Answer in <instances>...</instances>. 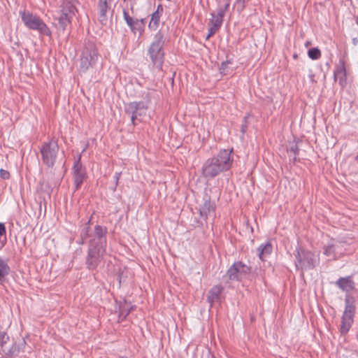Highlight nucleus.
Listing matches in <instances>:
<instances>
[{
    "instance_id": "obj_11",
    "label": "nucleus",
    "mask_w": 358,
    "mask_h": 358,
    "mask_svg": "<svg viewBox=\"0 0 358 358\" xmlns=\"http://www.w3.org/2000/svg\"><path fill=\"white\" fill-rule=\"evenodd\" d=\"M345 251L343 243L339 241H333L324 247V255L330 260L336 259L344 255Z\"/></svg>"
},
{
    "instance_id": "obj_23",
    "label": "nucleus",
    "mask_w": 358,
    "mask_h": 358,
    "mask_svg": "<svg viewBox=\"0 0 358 358\" xmlns=\"http://www.w3.org/2000/svg\"><path fill=\"white\" fill-rule=\"evenodd\" d=\"M200 215L201 217H208L215 212V207L210 201H206L203 206L199 209Z\"/></svg>"
},
{
    "instance_id": "obj_36",
    "label": "nucleus",
    "mask_w": 358,
    "mask_h": 358,
    "mask_svg": "<svg viewBox=\"0 0 358 358\" xmlns=\"http://www.w3.org/2000/svg\"><path fill=\"white\" fill-rule=\"evenodd\" d=\"M6 233V227L3 223L0 222V236Z\"/></svg>"
},
{
    "instance_id": "obj_30",
    "label": "nucleus",
    "mask_w": 358,
    "mask_h": 358,
    "mask_svg": "<svg viewBox=\"0 0 358 358\" xmlns=\"http://www.w3.org/2000/svg\"><path fill=\"white\" fill-rule=\"evenodd\" d=\"M250 0H236L234 6L236 8L238 12H241L245 6V3Z\"/></svg>"
},
{
    "instance_id": "obj_32",
    "label": "nucleus",
    "mask_w": 358,
    "mask_h": 358,
    "mask_svg": "<svg viewBox=\"0 0 358 358\" xmlns=\"http://www.w3.org/2000/svg\"><path fill=\"white\" fill-rule=\"evenodd\" d=\"M90 221L85 224L84 228L83 229L80 236L83 239H85L87 237H91V235L89 234L90 227L89 226Z\"/></svg>"
},
{
    "instance_id": "obj_29",
    "label": "nucleus",
    "mask_w": 358,
    "mask_h": 358,
    "mask_svg": "<svg viewBox=\"0 0 358 358\" xmlns=\"http://www.w3.org/2000/svg\"><path fill=\"white\" fill-rule=\"evenodd\" d=\"M308 55L312 59H317L321 56V52L318 48H313L308 50Z\"/></svg>"
},
{
    "instance_id": "obj_10",
    "label": "nucleus",
    "mask_w": 358,
    "mask_h": 358,
    "mask_svg": "<svg viewBox=\"0 0 358 358\" xmlns=\"http://www.w3.org/2000/svg\"><path fill=\"white\" fill-rule=\"evenodd\" d=\"M250 272V267L241 262L234 263L227 271L231 280H241Z\"/></svg>"
},
{
    "instance_id": "obj_19",
    "label": "nucleus",
    "mask_w": 358,
    "mask_h": 358,
    "mask_svg": "<svg viewBox=\"0 0 358 358\" xmlns=\"http://www.w3.org/2000/svg\"><path fill=\"white\" fill-rule=\"evenodd\" d=\"M336 285L340 289L345 292H350L355 288V283L350 277L339 278Z\"/></svg>"
},
{
    "instance_id": "obj_9",
    "label": "nucleus",
    "mask_w": 358,
    "mask_h": 358,
    "mask_svg": "<svg viewBox=\"0 0 358 358\" xmlns=\"http://www.w3.org/2000/svg\"><path fill=\"white\" fill-rule=\"evenodd\" d=\"M148 108V103L143 101H133L126 106L125 112L131 115L133 125L136 124V120L138 116H143L145 114Z\"/></svg>"
},
{
    "instance_id": "obj_35",
    "label": "nucleus",
    "mask_w": 358,
    "mask_h": 358,
    "mask_svg": "<svg viewBox=\"0 0 358 358\" xmlns=\"http://www.w3.org/2000/svg\"><path fill=\"white\" fill-rule=\"evenodd\" d=\"M217 31H218V29L210 26L208 29V34L206 36V39L208 40L211 36L215 34Z\"/></svg>"
},
{
    "instance_id": "obj_2",
    "label": "nucleus",
    "mask_w": 358,
    "mask_h": 358,
    "mask_svg": "<svg viewBox=\"0 0 358 358\" xmlns=\"http://www.w3.org/2000/svg\"><path fill=\"white\" fill-rule=\"evenodd\" d=\"M320 263L319 255L304 250L300 247L296 248L295 265L298 269L308 270L314 268Z\"/></svg>"
},
{
    "instance_id": "obj_40",
    "label": "nucleus",
    "mask_w": 358,
    "mask_h": 358,
    "mask_svg": "<svg viewBox=\"0 0 358 358\" xmlns=\"http://www.w3.org/2000/svg\"><path fill=\"white\" fill-rule=\"evenodd\" d=\"M355 160L358 163V155H357V157H355Z\"/></svg>"
},
{
    "instance_id": "obj_12",
    "label": "nucleus",
    "mask_w": 358,
    "mask_h": 358,
    "mask_svg": "<svg viewBox=\"0 0 358 358\" xmlns=\"http://www.w3.org/2000/svg\"><path fill=\"white\" fill-rule=\"evenodd\" d=\"M107 229L96 225L90 240V246L105 248L106 247Z\"/></svg>"
},
{
    "instance_id": "obj_16",
    "label": "nucleus",
    "mask_w": 358,
    "mask_h": 358,
    "mask_svg": "<svg viewBox=\"0 0 358 358\" xmlns=\"http://www.w3.org/2000/svg\"><path fill=\"white\" fill-rule=\"evenodd\" d=\"M20 352V347L16 343L10 341L7 345L4 346L0 352L2 358H16Z\"/></svg>"
},
{
    "instance_id": "obj_15",
    "label": "nucleus",
    "mask_w": 358,
    "mask_h": 358,
    "mask_svg": "<svg viewBox=\"0 0 358 358\" xmlns=\"http://www.w3.org/2000/svg\"><path fill=\"white\" fill-rule=\"evenodd\" d=\"M113 0H99L98 10L99 20L101 24H105L107 21V12L110 10Z\"/></svg>"
},
{
    "instance_id": "obj_27",
    "label": "nucleus",
    "mask_w": 358,
    "mask_h": 358,
    "mask_svg": "<svg viewBox=\"0 0 358 358\" xmlns=\"http://www.w3.org/2000/svg\"><path fill=\"white\" fill-rule=\"evenodd\" d=\"M123 15L127 24L131 27V29H134L135 27L138 25V20H134L128 15V13L125 10L123 13Z\"/></svg>"
},
{
    "instance_id": "obj_14",
    "label": "nucleus",
    "mask_w": 358,
    "mask_h": 358,
    "mask_svg": "<svg viewBox=\"0 0 358 358\" xmlns=\"http://www.w3.org/2000/svg\"><path fill=\"white\" fill-rule=\"evenodd\" d=\"M73 171L76 189H78L83 184L86 175L85 169L80 163V157L75 162Z\"/></svg>"
},
{
    "instance_id": "obj_39",
    "label": "nucleus",
    "mask_w": 358,
    "mask_h": 358,
    "mask_svg": "<svg viewBox=\"0 0 358 358\" xmlns=\"http://www.w3.org/2000/svg\"><path fill=\"white\" fill-rule=\"evenodd\" d=\"M353 43H354V44H356L357 40L355 38L353 39Z\"/></svg>"
},
{
    "instance_id": "obj_6",
    "label": "nucleus",
    "mask_w": 358,
    "mask_h": 358,
    "mask_svg": "<svg viewBox=\"0 0 358 358\" xmlns=\"http://www.w3.org/2000/svg\"><path fill=\"white\" fill-rule=\"evenodd\" d=\"M163 45V36L161 33H157L155 36L154 41L148 50V53L153 64L159 68H162V57L164 55L162 52Z\"/></svg>"
},
{
    "instance_id": "obj_34",
    "label": "nucleus",
    "mask_w": 358,
    "mask_h": 358,
    "mask_svg": "<svg viewBox=\"0 0 358 358\" xmlns=\"http://www.w3.org/2000/svg\"><path fill=\"white\" fill-rule=\"evenodd\" d=\"M229 64V62H222L221 64V66L220 67V73L222 74H226L225 73V70L228 66V64Z\"/></svg>"
},
{
    "instance_id": "obj_7",
    "label": "nucleus",
    "mask_w": 358,
    "mask_h": 358,
    "mask_svg": "<svg viewBox=\"0 0 358 358\" xmlns=\"http://www.w3.org/2000/svg\"><path fill=\"white\" fill-rule=\"evenodd\" d=\"M345 306L342 316L340 331L341 334H345L348 332L354 322V315L355 313V304L348 297L345 300Z\"/></svg>"
},
{
    "instance_id": "obj_22",
    "label": "nucleus",
    "mask_w": 358,
    "mask_h": 358,
    "mask_svg": "<svg viewBox=\"0 0 358 358\" xmlns=\"http://www.w3.org/2000/svg\"><path fill=\"white\" fill-rule=\"evenodd\" d=\"M222 290H223L222 287H221L220 285H215V286L213 287L208 292V297H207L208 301L211 305L215 301H217L219 299L220 295L221 294Z\"/></svg>"
},
{
    "instance_id": "obj_33",
    "label": "nucleus",
    "mask_w": 358,
    "mask_h": 358,
    "mask_svg": "<svg viewBox=\"0 0 358 358\" xmlns=\"http://www.w3.org/2000/svg\"><path fill=\"white\" fill-rule=\"evenodd\" d=\"M0 177L4 180L8 179L10 177V173L8 171H7L6 170L1 169L0 170Z\"/></svg>"
},
{
    "instance_id": "obj_13",
    "label": "nucleus",
    "mask_w": 358,
    "mask_h": 358,
    "mask_svg": "<svg viewBox=\"0 0 358 358\" xmlns=\"http://www.w3.org/2000/svg\"><path fill=\"white\" fill-rule=\"evenodd\" d=\"M230 5V0H227L223 7H219L217 10V13H211V19L209 22V25L217 29H219L222 24L223 17L227 10H228Z\"/></svg>"
},
{
    "instance_id": "obj_26",
    "label": "nucleus",
    "mask_w": 358,
    "mask_h": 358,
    "mask_svg": "<svg viewBox=\"0 0 358 358\" xmlns=\"http://www.w3.org/2000/svg\"><path fill=\"white\" fill-rule=\"evenodd\" d=\"M346 76L345 69L344 65H341L337 68L334 72V77L336 79H339V82L341 83Z\"/></svg>"
},
{
    "instance_id": "obj_5",
    "label": "nucleus",
    "mask_w": 358,
    "mask_h": 358,
    "mask_svg": "<svg viewBox=\"0 0 358 358\" xmlns=\"http://www.w3.org/2000/svg\"><path fill=\"white\" fill-rule=\"evenodd\" d=\"M59 146L57 141L51 139L42 145L40 152L42 156V160L48 167H52L56 162Z\"/></svg>"
},
{
    "instance_id": "obj_38",
    "label": "nucleus",
    "mask_w": 358,
    "mask_h": 358,
    "mask_svg": "<svg viewBox=\"0 0 358 358\" xmlns=\"http://www.w3.org/2000/svg\"><path fill=\"white\" fill-rule=\"evenodd\" d=\"M138 22H139L138 25H139V24H143V23H144V20H143V19H142V20H141L140 21H138Z\"/></svg>"
},
{
    "instance_id": "obj_41",
    "label": "nucleus",
    "mask_w": 358,
    "mask_h": 358,
    "mask_svg": "<svg viewBox=\"0 0 358 358\" xmlns=\"http://www.w3.org/2000/svg\"><path fill=\"white\" fill-rule=\"evenodd\" d=\"M210 358H215L213 355H210Z\"/></svg>"
},
{
    "instance_id": "obj_8",
    "label": "nucleus",
    "mask_w": 358,
    "mask_h": 358,
    "mask_svg": "<svg viewBox=\"0 0 358 358\" xmlns=\"http://www.w3.org/2000/svg\"><path fill=\"white\" fill-rule=\"evenodd\" d=\"M106 253V249L97 247L90 246L86 258V266L89 270H94L103 259Z\"/></svg>"
},
{
    "instance_id": "obj_21",
    "label": "nucleus",
    "mask_w": 358,
    "mask_h": 358,
    "mask_svg": "<svg viewBox=\"0 0 358 358\" xmlns=\"http://www.w3.org/2000/svg\"><path fill=\"white\" fill-rule=\"evenodd\" d=\"M62 13L73 17L76 12V8L71 0H63L60 8L58 9Z\"/></svg>"
},
{
    "instance_id": "obj_28",
    "label": "nucleus",
    "mask_w": 358,
    "mask_h": 358,
    "mask_svg": "<svg viewBox=\"0 0 358 358\" xmlns=\"http://www.w3.org/2000/svg\"><path fill=\"white\" fill-rule=\"evenodd\" d=\"M11 341H10V338L8 335L5 332H0V352L4 348V346L7 345Z\"/></svg>"
},
{
    "instance_id": "obj_24",
    "label": "nucleus",
    "mask_w": 358,
    "mask_h": 358,
    "mask_svg": "<svg viewBox=\"0 0 358 358\" xmlns=\"http://www.w3.org/2000/svg\"><path fill=\"white\" fill-rule=\"evenodd\" d=\"M131 306L127 301L120 302L119 304V317H122V320L126 318L127 315L129 313Z\"/></svg>"
},
{
    "instance_id": "obj_31",
    "label": "nucleus",
    "mask_w": 358,
    "mask_h": 358,
    "mask_svg": "<svg viewBox=\"0 0 358 358\" xmlns=\"http://www.w3.org/2000/svg\"><path fill=\"white\" fill-rule=\"evenodd\" d=\"M298 147L296 145H292L290 147V148L288 150V153L290 157H292L294 161L296 160V156L298 155Z\"/></svg>"
},
{
    "instance_id": "obj_25",
    "label": "nucleus",
    "mask_w": 358,
    "mask_h": 358,
    "mask_svg": "<svg viewBox=\"0 0 358 358\" xmlns=\"http://www.w3.org/2000/svg\"><path fill=\"white\" fill-rule=\"evenodd\" d=\"M9 272L8 264L0 257V284H2L3 278L9 274Z\"/></svg>"
},
{
    "instance_id": "obj_20",
    "label": "nucleus",
    "mask_w": 358,
    "mask_h": 358,
    "mask_svg": "<svg viewBox=\"0 0 358 358\" xmlns=\"http://www.w3.org/2000/svg\"><path fill=\"white\" fill-rule=\"evenodd\" d=\"M162 12V6L158 5L156 11L152 14L151 20L148 25L150 29L155 30L158 27Z\"/></svg>"
},
{
    "instance_id": "obj_17",
    "label": "nucleus",
    "mask_w": 358,
    "mask_h": 358,
    "mask_svg": "<svg viewBox=\"0 0 358 358\" xmlns=\"http://www.w3.org/2000/svg\"><path fill=\"white\" fill-rule=\"evenodd\" d=\"M54 19L58 21L60 28L63 31L66 30L67 27L70 25L71 20L73 17L67 13H62L59 10H57L53 14Z\"/></svg>"
},
{
    "instance_id": "obj_1",
    "label": "nucleus",
    "mask_w": 358,
    "mask_h": 358,
    "mask_svg": "<svg viewBox=\"0 0 358 358\" xmlns=\"http://www.w3.org/2000/svg\"><path fill=\"white\" fill-rule=\"evenodd\" d=\"M233 150H222L217 155L207 159L201 167V175L207 180H210L220 173L230 169L233 163Z\"/></svg>"
},
{
    "instance_id": "obj_4",
    "label": "nucleus",
    "mask_w": 358,
    "mask_h": 358,
    "mask_svg": "<svg viewBox=\"0 0 358 358\" xmlns=\"http://www.w3.org/2000/svg\"><path fill=\"white\" fill-rule=\"evenodd\" d=\"M98 59L97 50L93 44H88L83 48L78 71L80 73H85L90 68L95 65Z\"/></svg>"
},
{
    "instance_id": "obj_37",
    "label": "nucleus",
    "mask_w": 358,
    "mask_h": 358,
    "mask_svg": "<svg viewBox=\"0 0 358 358\" xmlns=\"http://www.w3.org/2000/svg\"><path fill=\"white\" fill-rule=\"evenodd\" d=\"M120 176H121V172H117L115 174L114 178H115L116 185H117V184H118Z\"/></svg>"
},
{
    "instance_id": "obj_3",
    "label": "nucleus",
    "mask_w": 358,
    "mask_h": 358,
    "mask_svg": "<svg viewBox=\"0 0 358 358\" xmlns=\"http://www.w3.org/2000/svg\"><path fill=\"white\" fill-rule=\"evenodd\" d=\"M20 16L27 27L38 31L41 34L50 36L51 31L44 22L37 15L29 11H21Z\"/></svg>"
},
{
    "instance_id": "obj_18",
    "label": "nucleus",
    "mask_w": 358,
    "mask_h": 358,
    "mask_svg": "<svg viewBox=\"0 0 358 358\" xmlns=\"http://www.w3.org/2000/svg\"><path fill=\"white\" fill-rule=\"evenodd\" d=\"M273 246L270 242L261 244L257 248L259 258L264 261L272 252Z\"/></svg>"
},
{
    "instance_id": "obj_42",
    "label": "nucleus",
    "mask_w": 358,
    "mask_h": 358,
    "mask_svg": "<svg viewBox=\"0 0 358 358\" xmlns=\"http://www.w3.org/2000/svg\"><path fill=\"white\" fill-rule=\"evenodd\" d=\"M357 24H358V17H357Z\"/></svg>"
}]
</instances>
